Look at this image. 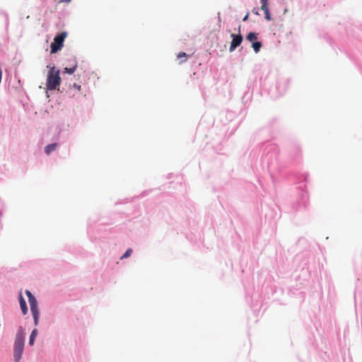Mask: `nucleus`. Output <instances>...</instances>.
I'll use <instances>...</instances> for the list:
<instances>
[{"mask_svg":"<svg viewBox=\"0 0 362 362\" xmlns=\"http://www.w3.org/2000/svg\"><path fill=\"white\" fill-rule=\"evenodd\" d=\"M24 339L25 332L24 329L20 327L16 335L14 347H13V357L15 362H20L24 349Z\"/></svg>","mask_w":362,"mask_h":362,"instance_id":"nucleus-1","label":"nucleus"},{"mask_svg":"<svg viewBox=\"0 0 362 362\" xmlns=\"http://www.w3.org/2000/svg\"><path fill=\"white\" fill-rule=\"evenodd\" d=\"M61 83L59 70L56 69L54 66L49 68L47 78V88L49 90L56 89Z\"/></svg>","mask_w":362,"mask_h":362,"instance_id":"nucleus-2","label":"nucleus"},{"mask_svg":"<svg viewBox=\"0 0 362 362\" xmlns=\"http://www.w3.org/2000/svg\"><path fill=\"white\" fill-rule=\"evenodd\" d=\"M66 35V32H62L54 37V41L50 45L51 53H56L62 48Z\"/></svg>","mask_w":362,"mask_h":362,"instance_id":"nucleus-3","label":"nucleus"},{"mask_svg":"<svg viewBox=\"0 0 362 362\" xmlns=\"http://www.w3.org/2000/svg\"><path fill=\"white\" fill-rule=\"evenodd\" d=\"M28 302L30 306V310L33 316L34 323L37 325L39 320V311L37 308V303L35 296L28 299Z\"/></svg>","mask_w":362,"mask_h":362,"instance_id":"nucleus-4","label":"nucleus"},{"mask_svg":"<svg viewBox=\"0 0 362 362\" xmlns=\"http://www.w3.org/2000/svg\"><path fill=\"white\" fill-rule=\"evenodd\" d=\"M231 37L233 39L229 47V51L233 52L243 42V36L240 33L238 35L233 33L231 34Z\"/></svg>","mask_w":362,"mask_h":362,"instance_id":"nucleus-5","label":"nucleus"},{"mask_svg":"<svg viewBox=\"0 0 362 362\" xmlns=\"http://www.w3.org/2000/svg\"><path fill=\"white\" fill-rule=\"evenodd\" d=\"M260 3H261V10L264 11V15H265V18L267 20V21H271V15H270V12H269V6H268V0H260Z\"/></svg>","mask_w":362,"mask_h":362,"instance_id":"nucleus-6","label":"nucleus"},{"mask_svg":"<svg viewBox=\"0 0 362 362\" xmlns=\"http://www.w3.org/2000/svg\"><path fill=\"white\" fill-rule=\"evenodd\" d=\"M19 303H20V307H21L23 314L26 315L28 313V308H27L25 300H24L23 297L22 296L21 292L19 293Z\"/></svg>","mask_w":362,"mask_h":362,"instance_id":"nucleus-7","label":"nucleus"},{"mask_svg":"<svg viewBox=\"0 0 362 362\" xmlns=\"http://www.w3.org/2000/svg\"><path fill=\"white\" fill-rule=\"evenodd\" d=\"M57 147V143H53L45 146V151L47 154H49L51 152L56 150Z\"/></svg>","mask_w":362,"mask_h":362,"instance_id":"nucleus-8","label":"nucleus"},{"mask_svg":"<svg viewBox=\"0 0 362 362\" xmlns=\"http://www.w3.org/2000/svg\"><path fill=\"white\" fill-rule=\"evenodd\" d=\"M189 57V54H187L185 52H180L177 55V58L178 59H180V63L186 62L187 57Z\"/></svg>","mask_w":362,"mask_h":362,"instance_id":"nucleus-9","label":"nucleus"},{"mask_svg":"<svg viewBox=\"0 0 362 362\" xmlns=\"http://www.w3.org/2000/svg\"><path fill=\"white\" fill-rule=\"evenodd\" d=\"M37 334V330L36 329H34L33 332H31V334L30 336L29 339V344L30 346H33L34 344L35 339Z\"/></svg>","mask_w":362,"mask_h":362,"instance_id":"nucleus-10","label":"nucleus"},{"mask_svg":"<svg viewBox=\"0 0 362 362\" xmlns=\"http://www.w3.org/2000/svg\"><path fill=\"white\" fill-rule=\"evenodd\" d=\"M246 39L253 43V42H256L255 40L257 39V34L255 33H249L246 36Z\"/></svg>","mask_w":362,"mask_h":362,"instance_id":"nucleus-11","label":"nucleus"},{"mask_svg":"<svg viewBox=\"0 0 362 362\" xmlns=\"http://www.w3.org/2000/svg\"><path fill=\"white\" fill-rule=\"evenodd\" d=\"M262 45V42L256 41L253 42L252 47L254 49L255 52L257 53L260 50Z\"/></svg>","mask_w":362,"mask_h":362,"instance_id":"nucleus-12","label":"nucleus"},{"mask_svg":"<svg viewBox=\"0 0 362 362\" xmlns=\"http://www.w3.org/2000/svg\"><path fill=\"white\" fill-rule=\"evenodd\" d=\"M76 67H77V64L75 63L74 65L72 67H70V68L66 67V68H64V72L66 73V74H72L76 71Z\"/></svg>","mask_w":362,"mask_h":362,"instance_id":"nucleus-13","label":"nucleus"},{"mask_svg":"<svg viewBox=\"0 0 362 362\" xmlns=\"http://www.w3.org/2000/svg\"><path fill=\"white\" fill-rule=\"evenodd\" d=\"M132 253V250L131 248H129L125 253L121 257V259L127 258L129 257Z\"/></svg>","mask_w":362,"mask_h":362,"instance_id":"nucleus-14","label":"nucleus"},{"mask_svg":"<svg viewBox=\"0 0 362 362\" xmlns=\"http://www.w3.org/2000/svg\"><path fill=\"white\" fill-rule=\"evenodd\" d=\"M25 294L26 296H28V299L31 298L32 297H33L34 296L31 293V292L28 290H26L25 291Z\"/></svg>","mask_w":362,"mask_h":362,"instance_id":"nucleus-15","label":"nucleus"},{"mask_svg":"<svg viewBox=\"0 0 362 362\" xmlns=\"http://www.w3.org/2000/svg\"><path fill=\"white\" fill-rule=\"evenodd\" d=\"M74 88H76L77 90H81V86L79 85H77L76 83L74 84Z\"/></svg>","mask_w":362,"mask_h":362,"instance_id":"nucleus-16","label":"nucleus"},{"mask_svg":"<svg viewBox=\"0 0 362 362\" xmlns=\"http://www.w3.org/2000/svg\"><path fill=\"white\" fill-rule=\"evenodd\" d=\"M248 17H249V13H247V14H246V15L245 16V17L243 18V21H247Z\"/></svg>","mask_w":362,"mask_h":362,"instance_id":"nucleus-17","label":"nucleus"},{"mask_svg":"<svg viewBox=\"0 0 362 362\" xmlns=\"http://www.w3.org/2000/svg\"><path fill=\"white\" fill-rule=\"evenodd\" d=\"M252 12H253V13H255V15H259V13H258L257 10L256 8H254V9L252 10Z\"/></svg>","mask_w":362,"mask_h":362,"instance_id":"nucleus-18","label":"nucleus"},{"mask_svg":"<svg viewBox=\"0 0 362 362\" xmlns=\"http://www.w3.org/2000/svg\"><path fill=\"white\" fill-rule=\"evenodd\" d=\"M61 1L62 2H66V3H69L71 1V0H61Z\"/></svg>","mask_w":362,"mask_h":362,"instance_id":"nucleus-19","label":"nucleus"}]
</instances>
